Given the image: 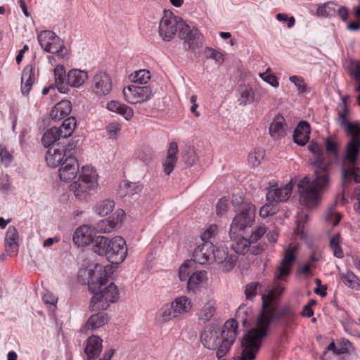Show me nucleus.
Instances as JSON below:
<instances>
[{
  "label": "nucleus",
  "instance_id": "obj_13",
  "mask_svg": "<svg viewBox=\"0 0 360 360\" xmlns=\"http://www.w3.org/2000/svg\"><path fill=\"white\" fill-rule=\"evenodd\" d=\"M212 260L221 264L222 270L228 272L231 271L236 266L238 256L231 249L224 245L219 248L214 247L213 250Z\"/></svg>",
  "mask_w": 360,
  "mask_h": 360
},
{
  "label": "nucleus",
  "instance_id": "obj_11",
  "mask_svg": "<svg viewBox=\"0 0 360 360\" xmlns=\"http://www.w3.org/2000/svg\"><path fill=\"white\" fill-rule=\"evenodd\" d=\"M181 18L171 11H164V16L159 23L158 33L164 41H170L176 35L181 23Z\"/></svg>",
  "mask_w": 360,
  "mask_h": 360
},
{
  "label": "nucleus",
  "instance_id": "obj_16",
  "mask_svg": "<svg viewBox=\"0 0 360 360\" xmlns=\"http://www.w3.org/2000/svg\"><path fill=\"white\" fill-rule=\"evenodd\" d=\"M112 89L110 75L104 72L97 73L93 79V90L99 96L108 94Z\"/></svg>",
  "mask_w": 360,
  "mask_h": 360
},
{
  "label": "nucleus",
  "instance_id": "obj_57",
  "mask_svg": "<svg viewBox=\"0 0 360 360\" xmlns=\"http://www.w3.org/2000/svg\"><path fill=\"white\" fill-rule=\"evenodd\" d=\"M341 214L339 212H335L333 208H330L325 217V220L331 224L333 226H337L341 220Z\"/></svg>",
  "mask_w": 360,
  "mask_h": 360
},
{
  "label": "nucleus",
  "instance_id": "obj_24",
  "mask_svg": "<svg viewBox=\"0 0 360 360\" xmlns=\"http://www.w3.org/2000/svg\"><path fill=\"white\" fill-rule=\"evenodd\" d=\"M207 279L205 271H198L192 273L187 282V290L189 294L196 295L201 288L203 281Z\"/></svg>",
  "mask_w": 360,
  "mask_h": 360
},
{
  "label": "nucleus",
  "instance_id": "obj_23",
  "mask_svg": "<svg viewBox=\"0 0 360 360\" xmlns=\"http://www.w3.org/2000/svg\"><path fill=\"white\" fill-rule=\"evenodd\" d=\"M71 110V102L68 100H63L54 105L51 110L50 117L54 121H59L68 116Z\"/></svg>",
  "mask_w": 360,
  "mask_h": 360
},
{
  "label": "nucleus",
  "instance_id": "obj_12",
  "mask_svg": "<svg viewBox=\"0 0 360 360\" xmlns=\"http://www.w3.org/2000/svg\"><path fill=\"white\" fill-rule=\"evenodd\" d=\"M156 89L151 86L129 85L122 90L125 101L130 104H136L149 101L155 94Z\"/></svg>",
  "mask_w": 360,
  "mask_h": 360
},
{
  "label": "nucleus",
  "instance_id": "obj_58",
  "mask_svg": "<svg viewBox=\"0 0 360 360\" xmlns=\"http://www.w3.org/2000/svg\"><path fill=\"white\" fill-rule=\"evenodd\" d=\"M218 233V226L216 224L210 225L202 234L201 240L202 243L210 242Z\"/></svg>",
  "mask_w": 360,
  "mask_h": 360
},
{
  "label": "nucleus",
  "instance_id": "obj_36",
  "mask_svg": "<svg viewBox=\"0 0 360 360\" xmlns=\"http://www.w3.org/2000/svg\"><path fill=\"white\" fill-rule=\"evenodd\" d=\"M77 125L76 118L73 116L69 117L66 118L60 125L59 128H58V131H60V136L62 139L70 137L73 133Z\"/></svg>",
  "mask_w": 360,
  "mask_h": 360
},
{
  "label": "nucleus",
  "instance_id": "obj_60",
  "mask_svg": "<svg viewBox=\"0 0 360 360\" xmlns=\"http://www.w3.org/2000/svg\"><path fill=\"white\" fill-rule=\"evenodd\" d=\"M333 4L331 2L326 3L323 5L319 6L316 10V14L318 16L321 17H328L330 15V13L334 11V8L333 7Z\"/></svg>",
  "mask_w": 360,
  "mask_h": 360
},
{
  "label": "nucleus",
  "instance_id": "obj_2",
  "mask_svg": "<svg viewBox=\"0 0 360 360\" xmlns=\"http://www.w3.org/2000/svg\"><path fill=\"white\" fill-rule=\"evenodd\" d=\"M308 150L314 155L309 159L313 177L305 176L300 180L297 190L300 203L307 208H313L320 203L323 194L330 187L333 162L324 155L321 146L313 140L309 143Z\"/></svg>",
  "mask_w": 360,
  "mask_h": 360
},
{
  "label": "nucleus",
  "instance_id": "obj_19",
  "mask_svg": "<svg viewBox=\"0 0 360 360\" xmlns=\"http://www.w3.org/2000/svg\"><path fill=\"white\" fill-rule=\"evenodd\" d=\"M63 146H60L58 143L49 147L45 156V160L49 167H56L63 164L67 156L70 155L63 152Z\"/></svg>",
  "mask_w": 360,
  "mask_h": 360
},
{
  "label": "nucleus",
  "instance_id": "obj_50",
  "mask_svg": "<svg viewBox=\"0 0 360 360\" xmlns=\"http://www.w3.org/2000/svg\"><path fill=\"white\" fill-rule=\"evenodd\" d=\"M174 312L171 303L165 304L159 311V315L162 317L164 322L169 321V320L176 318V315Z\"/></svg>",
  "mask_w": 360,
  "mask_h": 360
},
{
  "label": "nucleus",
  "instance_id": "obj_14",
  "mask_svg": "<svg viewBox=\"0 0 360 360\" xmlns=\"http://www.w3.org/2000/svg\"><path fill=\"white\" fill-rule=\"evenodd\" d=\"M60 166L58 175L60 180L64 182H69L73 180L78 174H79L78 160L71 155L67 156Z\"/></svg>",
  "mask_w": 360,
  "mask_h": 360
},
{
  "label": "nucleus",
  "instance_id": "obj_59",
  "mask_svg": "<svg viewBox=\"0 0 360 360\" xmlns=\"http://www.w3.org/2000/svg\"><path fill=\"white\" fill-rule=\"evenodd\" d=\"M271 69L268 68L266 71V72L260 73L259 77L266 83L270 84L271 86L274 87H277L279 85L278 81L277 79V77L274 75L270 73Z\"/></svg>",
  "mask_w": 360,
  "mask_h": 360
},
{
  "label": "nucleus",
  "instance_id": "obj_49",
  "mask_svg": "<svg viewBox=\"0 0 360 360\" xmlns=\"http://www.w3.org/2000/svg\"><path fill=\"white\" fill-rule=\"evenodd\" d=\"M58 39L59 41L54 40V42H56V44L51 43V46L48 47L45 51L58 56H63L66 53L65 47L64 46L63 41L60 39L59 37H58Z\"/></svg>",
  "mask_w": 360,
  "mask_h": 360
},
{
  "label": "nucleus",
  "instance_id": "obj_64",
  "mask_svg": "<svg viewBox=\"0 0 360 360\" xmlns=\"http://www.w3.org/2000/svg\"><path fill=\"white\" fill-rule=\"evenodd\" d=\"M106 130L109 137L114 139L120 131L121 127L118 123H110L107 126Z\"/></svg>",
  "mask_w": 360,
  "mask_h": 360
},
{
  "label": "nucleus",
  "instance_id": "obj_53",
  "mask_svg": "<svg viewBox=\"0 0 360 360\" xmlns=\"http://www.w3.org/2000/svg\"><path fill=\"white\" fill-rule=\"evenodd\" d=\"M278 211V205L272 204L271 202L263 205L259 212V216L262 218L268 217L269 216L274 215Z\"/></svg>",
  "mask_w": 360,
  "mask_h": 360
},
{
  "label": "nucleus",
  "instance_id": "obj_29",
  "mask_svg": "<svg viewBox=\"0 0 360 360\" xmlns=\"http://www.w3.org/2000/svg\"><path fill=\"white\" fill-rule=\"evenodd\" d=\"M106 108L108 110L122 115L127 121L130 120L134 116V110L131 107L117 101H110L108 102Z\"/></svg>",
  "mask_w": 360,
  "mask_h": 360
},
{
  "label": "nucleus",
  "instance_id": "obj_8",
  "mask_svg": "<svg viewBox=\"0 0 360 360\" xmlns=\"http://www.w3.org/2000/svg\"><path fill=\"white\" fill-rule=\"evenodd\" d=\"M253 319L252 311L250 308L240 305L236 313L235 319H230L224 323V328L229 330L228 336L225 339L223 347H226L227 345H233L238 335V323H242L244 328L249 327Z\"/></svg>",
  "mask_w": 360,
  "mask_h": 360
},
{
  "label": "nucleus",
  "instance_id": "obj_34",
  "mask_svg": "<svg viewBox=\"0 0 360 360\" xmlns=\"http://www.w3.org/2000/svg\"><path fill=\"white\" fill-rule=\"evenodd\" d=\"M348 73L356 82H359L358 86L356 87L355 91L360 92V60H350L347 65ZM358 104L360 105V94L356 97Z\"/></svg>",
  "mask_w": 360,
  "mask_h": 360
},
{
  "label": "nucleus",
  "instance_id": "obj_5",
  "mask_svg": "<svg viewBox=\"0 0 360 360\" xmlns=\"http://www.w3.org/2000/svg\"><path fill=\"white\" fill-rule=\"evenodd\" d=\"M93 250L100 256H104L112 264H119L126 258L127 248L123 238L116 236L112 239L103 236L95 238Z\"/></svg>",
  "mask_w": 360,
  "mask_h": 360
},
{
  "label": "nucleus",
  "instance_id": "obj_54",
  "mask_svg": "<svg viewBox=\"0 0 360 360\" xmlns=\"http://www.w3.org/2000/svg\"><path fill=\"white\" fill-rule=\"evenodd\" d=\"M203 53L205 57L207 59H213L219 64H221L224 62L223 55L212 48L206 47Z\"/></svg>",
  "mask_w": 360,
  "mask_h": 360
},
{
  "label": "nucleus",
  "instance_id": "obj_63",
  "mask_svg": "<svg viewBox=\"0 0 360 360\" xmlns=\"http://www.w3.org/2000/svg\"><path fill=\"white\" fill-rule=\"evenodd\" d=\"M244 204H251L244 201V198L241 193H236L232 196V205L234 207H238V211L243 210Z\"/></svg>",
  "mask_w": 360,
  "mask_h": 360
},
{
  "label": "nucleus",
  "instance_id": "obj_61",
  "mask_svg": "<svg viewBox=\"0 0 360 360\" xmlns=\"http://www.w3.org/2000/svg\"><path fill=\"white\" fill-rule=\"evenodd\" d=\"M229 207V199L226 197L221 198L217 205L216 212L218 216H221L226 212Z\"/></svg>",
  "mask_w": 360,
  "mask_h": 360
},
{
  "label": "nucleus",
  "instance_id": "obj_32",
  "mask_svg": "<svg viewBox=\"0 0 360 360\" xmlns=\"http://www.w3.org/2000/svg\"><path fill=\"white\" fill-rule=\"evenodd\" d=\"M109 321V316L108 314L104 312H98L91 315L87 320L85 328L87 330H95L97 329L105 323H107Z\"/></svg>",
  "mask_w": 360,
  "mask_h": 360
},
{
  "label": "nucleus",
  "instance_id": "obj_1",
  "mask_svg": "<svg viewBox=\"0 0 360 360\" xmlns=\"http://www.w3.org/2000/svg\"><path fill=\"white\" fill-rule=\"evenodd\" d=\"M283 291L284 288L278 285L267 295H262V309L257 318L256 327L250 329L242 338L241 360L256 359L271 323H280L288 327L293 322L295 314L289 306L279 308L273 303L275 295H280Z\"/></svg>",
  "mask_w": 360,
  "mask_h": 360
},
{
  "label": "nucleus",
  "instance_id": "obj_43",
  "mask_svg": "<svg viewBox=\"0 0 360 360\" xmlns=\"http://www.w3.org/2000/svg\"><path fill=\"white\" fill-rule=\"evenodd\" d=\"M130 81L133 83H138L140 84H146L150 79V73L146 69L135 71L129 77Z\"/></svg>",
  "mask_w": 360,
  "mask_h": 360
},
{
  "label": "nucleus",
  "instance_id": "obj_38",
  "mask_svg": "<svg viewBox=\"0 0 360 360\" xmlns=\"http://www.w3.org/2000/svg\"><path fill=\"white\" fill-rule=\"evenodd\" d=\"M37 39L41 47L44 51L51 46V43H55L54 40L59 41L58 36L53 31L50 30L41 31L39 34Z\"/></svg>",
  "mask_w": 360,
  "mask_h": 360
},
{
  "label": "nucleus",
  "instance_id": "obj_42",
  "mask_svg": "<svg viewBox=\"0 0 360 360\" xmlns=\"http://www.w3.org/2000/svg\"><path fill=\"white\" fill-rule=\"evenodd\" d=\"M326 153L331 155L334 160L338 162L340 160L339 154V145L337 141L331 138H327L325 141Z\"/></svg>",
  "mask_w": 360,
  "mask_h": 360
},
{
  "label": "nucleus",
  "instance_id": "obj_22",
  "mask_svg": "<svg viewBox=\"0 0 360 360\" xmlns=\"http://www.w3.org/2000/svg\"><path fill=\"white\" fill-rule=\"evenodd\" d=\"M310 132V124L307 121L300 122L293 132V141L298 146H305L309 140Z\"/></svg>",
  "mask_w": 360,
  "mask_h": 360
},
{
  "label": "nucleus",
  "instance_id": "obj_62",
  "mask_svg": "<svg viewBox=\"0 0 360 360\" xmlns=\"http://www.w3.org/2000/svg\"><path fill=\"white\" fill-rule=\"evenodd\" d=\"M258 285L259 283L257 282L250 283L246 285L245 294L248 300H251L254 297H255Z\"/></svg>",
  "mask_w": 360,
  "mask_h": 360
},
{
  "label": "nucleus",
  "instance_id": "obj_6",
  "mask_svg": "<svg viewBox=\"0 0 360 360\" xmlns=\"http://www.w3.org/2000/svg\"><path fill=\"white\" fill-rule=\"evenodd\" d=\"M97 179L96 171L92 167L83 166L77 179L70 185V192L74 194L77 200L87 202L98 186Z\"/></svg>",
  "mask_w": 360,
  "mask_h": 360
},
{
  "label": "nucleus",
  "instance_id": "obj_37",
  "mask_svg": "<svg viewBox=\"0 0 360 360\" xmlns=\"http://www.w3.org/2000/svg\"><path fill=\"white\" fill-rule=\"evenodd\" d=\"M238 91L240 97L238 101L240 105L245 106L255 101L254 91L250 86L241 85L239 86Z\"/></svg>",
  "mask_w": 360,
  "mask_h": 360
},
{
  "label": "nucleus",
  "instance_id": "obj_26",
  "mask_svg": "<svg viewBox=\"0 0 360 360\" xmlns=\"http://www.w3.org/2000/svg\"><path fill=\"white\" fill-rule=\"evenodd\" d=\"M178 152V146L176 142H172L169 143V148L167 150V155L165 160L162 162V167L164 172L169 175L173 171L176 161V153Z\"/></svg>",
  "mask_w": 360,
  "mask_h": 360
},
{
  "label": "nucleus",
  "instance_id": "obj_41",
  "mask_svg": "<svg viewBox=\"0 0 360 360\" xmlns=\"http://www.w3.org/2000/svg\"><path fill=\"white\" fill-rule=\"evenodd\" d=\"M216 313V306L212 302H207L200 310L198 319L203 323L209 321Z\"/></svg>",
  "mask_w": 360,
  "mask_h": 360
},
{
  "label": "nucleus",
  "instance_id": "obj_56",
  "mask_svg": "<svg viewBox=\"0 0 360 360\" xmlns=\"http://www.w3.org/2000/svg\"><path fill=\"white\" fill-rule=\"evenodd\" d=\"M266 233V229L264 226H260L255 229L250 238L248 239L251 245L255 244Z\"/></svg>",
  "mask_w": 360,
  "mask_h": 360
},
{
  "label": "nucleus",
  "instance_id": "obj_30",
  "mask_svg": "<svg viewBox=\"0 0 360 360\" xmlns=\"http://www.w3.org/2000/svg\"><path fill=\"white\" fill-rule=\"evenodd\" d=\"M87 72L78 69H72L67 74V84L72 87L82 86L87 79Z\"/></svg>",
  "mask_w": 360,
  "mask_h": 360
},
{
  "label": "nucleus",
  "instance_id": "obj_46",
  "mask_svg": "<svg viewBox=\"0 0 360 360\" xmlns=\"http://www.w3.org/2000/svg\"><path fill=\"white\" fill-rule=\"evenodd\" d=\"M265 155V150L262 148H255L248 155V162L252 167H257L261 164Z\"/></svg>",
  "mask_w": 360,
  "mask_h": 360
},
{
  "label": "nucleus",
  "instance_id": "obj_51",
  "mask_svg": "<svg viewBox=\"0 0 360 360\" xmlns=\"http://www.w3.org/2000/svg\"><path fill=\"white\" fill-rule=\"evenodd\" d=\"M61 138L60 141L58 143L60 146H63V152H65L68 155H72V150H75L78 145L79 139H76L75 138L72 139L71 140H68V138Z\"/></svg>",
  "mask_w": 360,
  "mask_h": 360
},
{
  "label": "nucleus",
  "instance_id": "obj_52",
  "mask_svg": "<svg viewBox=\"0 0 360 360\" xmlns=\"http://www.w3.org/2000/svg\"><path fill=\"white\" fill-rule=\"evenodd\" d=\"M289 80L296 86L297 89L301 94H307L310 91L309 87L306 84L304 79L300 76H291Z\"/></svg>",
  "mask_w": 360,
  "mask_h": 360
},
{
  "label": "nucleus",
  "instance_id": "obj_7",
  "mask_svg": "<svg viewBox=\"0 0 360 360\" xmlns=\"http://www.w3.org/2000/svg\"><path fill=\"white\" fill-rule=\"evenodd\" d=\"M229 330L225 329L224 325L222 328L217 324H208L205 327L200 333V340L202 345L208 349H217L216 356L218 359H221L229 352L233 345L224 347L225 339L228 336Z\"/></svg>",
  "mask_w": 360,
  "mask_h": 360
},
{
  "label": "nucleus",
  "instance_id": "obj_35",
  "mask_svg": "<svg viewBox=\"0 0 360 360\" xmlns=\"http://www.w3.org/2000/svg\"><path fill=\"white\" fill-rule=\"evenodd\" d=\"M60 131L57 127H52L48 129L41 138V143L44 147L49 148L53 145L58 143L61 139Z\"/></svg>",
  "mask_w": 360,
  "mask_h": 360
},
{
  "label": "nucleus",
  "instance_id": "obj_55",
  "mask_svg": "<svg viewBox=\"0 0 360 360\" xmlns=\"http://www.w3.org/2000/svg\"><path fill=\"white\" fill-rule=\"evenodd\" d=\"M115 225V224L113 221L105 219L101 220L96 224L95 229L100 233H110L113 230Z\"/></svg>",
  "mask_w": 360,
  "mask_h": 360
},
{
  "label": "nucleus",
  "instance_id": "obj_40",
  "mask_svg": "<svg viewBox=\"0 0 360 360\" xmlns=\"http://www.w3.org/2000/svg\"><path fill=\"white\" fill-rule=\"evenodd\" d=\"M54 76L56 83L58 84V90L60 93H65L67 90L66 87L63 86L65 81L67 82V75L63 65H57L54 68Z\"/></svg>",
  "mask_w": 360,
  "mask_h": 360
},
{
  "label": "nucleus",
  "instance_id": "obj_33",
  "mask_svg": "<svg viewBox=\"0 0 360 360\" xmlns=\"http://www.w3.org/2000/svg\"><path fill=\"white\" fill-rule=\"evenodd\" d=\"M143 185L139 182H129L124 181L120 186L119 194L120 196H132L141 191Z\"/></svg>",
  "mask_w": 360,
  "mask_h": 360
},
{
  "label": "nucleus",
  "instance_id": "obj_9",
  "mask_svg": "<svg viewBox=\"0 0 360 360\" xmlns=\"http://www.w3.org/2000/svg\"><path fill=\"white\" fill-rule=\"evenodd\" d=\"M178 36L184 41L185 50H191L195 53L203 45V36L199 30L195 27H191L183 20L179 26Z\"/></svg>",
  "mask_w": 360,
  "mask_h": 360
},
{
  "label": "nucleus",
  "instance_id": "obj_45",
  "mask_svg": "<svg viewBox=\"0 0 360 360\" xmlns=\"http://www.w3.org/2000/svg\"><path fill=\"white\" fill-rule=\"evenodd\" d=\"M342 281L349 288L360 290V280L352 271H348L346 274L342 275Z\"/></svg>",
  "mask_w": 360,
  "mask_h": 360
},
{
  "label": "nucleus",
  "instance_id": "obj_47",
  "mask_svg": "<svg viewBox=\"0 0 360 360\" xmlns=\"http://www.w3.org/2000/svg\"><path fill=\"white\" fill-rule=\"evenodd\" d=\"M340 235L336 233L333 236L330 240V248L333 250V255L338 258H342L344 257L343 251L340 245Z\"/></svg>",
  "mask_w": 360,
  "mask_h": 360
},
{
  "label": "nucleus",
  "instance_id": "obj_3",
  "mask_svg": "<svg viewBox=\"0 0 360 360\" xmlns=\"http://www.w3.org/2000/svg\"><path fill=\"white\" fill-rule=\"evenodd\" d=\"M349 98V96H343L341 103L338 104L340 124L345 129L347 135L351 137L341 159V181L344 187L352 179L356 183H360V168L357 166L360 155V124L347 121L349 108L347 102Z\"/></svg>",
  "mask_w": 360,
  "mask_h": 360
},
{
  "label": "nucleus",
  "instance_id": "obj_27",
  "mask_svg": "<svg viewBox=\"0 0 360 360\" xmlns=\"http://www.w3.org/2000/svg\"><path fill=\"white\" fill-rule=\"evenodd\" d=\"M229 236L232 240V243L231 244V250L234 254L236 255H244L249 252L250 248V243L248 239L245 238L242 236L238 235V233H236V236Z\"/></svg>",
  "mask_w": 360,
  "mask_h": 360
},
{
  "label": "nucleus",
  "instance_id": "obj_17",
  "mask_svg": "<svg viewBox=\"0 0 360 360\" xmlns=\"http://www.w3.org/2000/svg\"><path fill=\"white\" fill-rule=\"evenodd\" d=\"M97 236L94 235L92 229L86 225L78 227L73 235V242L78 247H84L93 243Z\"/></svg>",
  "mask_w": 360,
  "mask_h": 360
},
{
  "label": "nucleus",
  "instance_id": "obj_21",
  "mask_svg": "<svg viewBox=\"0 0 360 360\" xmlns=\"http://www.w3.org/2000/svg\"><path fill=\"white\" fill-rule=\"evenodd\" d=\"M292 190L291 183L287 184L285 186L276 188H269L266 194L268 202H285L290 198Z\"/></svg>",
  "mask_w": 360,
  "mask_h": 360
},
{
  "label": "nucleus",
  "instance_id": "obj_18",
  "mask_svg": "<svg viewBox=\"0 0 360 360\" xmlns=\"http://www.w3.org/2000/svg\"><path fill=\"white\" fill-rule=\"evenodd\" d=\"M213 250H214V245L212 242L202 243L199 245L193 253V264L197 262L200 264H205L212 261Z\"/></svg>",
  "mask_w": 360,
  "mask_h": 360
},
{
  "label": "nucleus",
  "instance_id": "obj_48",
  "mask_svg": "<svg viewBox=\"0 0 360 360\" xmlns=\"http://www.w3.org/2000/svg\"><path fill=\"white\" fill-rule=\"evenodd\" d=\"M193 261L192 259L186 260L179 268V277L181 281L187 280L188 277L192 274Z\"/></svg>",
  "mask_w": 360,
  "mask_h": 360
},
{
  "label": "nucleus",
  "instance_id": "obj_39",
  "mask_svg": "<svg viewBox=\"0 0 360 360\" xmlns=\"http://www.w3.org/2000/svg\"><path fill=\"white\" fill-rule=\"evenodd\" d=\"M171 304L176 316L182 313L188 311L191 308V301L185 296L176 298L174 302H171Z\"/></svg>",
  "mask_w": 360,
  "mask_h": 360
},
{
  "label": "nucleus",
  "instance_id": "obj_28",
  "mask_svg": "<svg viewBox=\"0 0 360 360\" xmlns=\"http://www.w3.org/2000/svg\"><path fill=\"white\" fill-rule=\"evenodd\" d=\"M19 235L17 229L10 226L5 236V250L8 255H11L18 246Z\"/></svg>",
  "mask_w": 360,
  "mask_h": 360
},
{
  "label": "nucleus",
  "instance_id": "obj_44",
  "mask_svg": "<svg viewBox=\"0 0 360 360\" xmlns=\"http://www.w3.org/2000/svg\"><path fill=\"white\" fill-rule=\"evenodd\" d=\"M115 207V202L110 200H105L98 202L95 207V212L100 216H107Z\"/></svg>",
  "mask_w": 360,
  "mask_h": 360
},
{
  "label": "nucleus",
  "instance_id": "obj_4",
  "mask_svg": "<svg viewBox=\"0 0 360 360\" xmlns=\"http://www.w3.org/2000/svg\"><path fill=\"white\" fill-rule=\"evenodd\" d=\"M88 288L94 294L91 299L89 309L91 311L105 310L110 304L119 300V292L116 285L110 283L106 285L107 273L101 269L89 271Z\"/></svg>",
  "mask_w": 360,
  "mask_h": 360
},
{
  "label": "nucleus",
  "instance_id": "obj_31",
  "mask_svg": "<svg viewBox=\"0 0 360 360\" xmlns=\"http://www.w3.org/2000/svg\"><path fill=\"white\" fill-rule=\"evenodd\" d=\"M102 340L97 336L89 338L87 345L85 348V353L89 359H95L101 352Z\"/></svg>",
  "mask_w": 360,
  "mask_h": 360
},
{
  "label": "nucleus",
  "instance_id": "obj_15",
  "mask_svg": "<svg viewBox=\"0 0 360 360\" xmlns=\"http://www.w3.org/2000/svg\"><path fill=\"white\" fill-rule=\"evenodd\" d=\"M295 251V247H289L285 250L283 258L275 273L274 278L276 280H285V278L290 274V266L296 259Z\"/></svg>",
  "mask_w": 360,
  "mask_h": 360
},
{
  "label": "nucleus",
  "instance_id": "obj_10",
  "mask_svg": "<svg viewBox=\"0 0 360 360\" xmlns=\"http://www.w3.org/2000/svg\"><path fill=\"white\" fill-rule=\"evenodd\" d=\"M255 207L252 204H244L243 210L235 216L230 226L229 236H236L239 231H244L252 226L255 217Z\"/></svg>",
  "mask_w": 360,
  "mask_h": 360
},
{
  "label": "nucleus",
  "instance_id": "obj_25",
  "mask_svg": "<svg viewBox=\"0 0 360 360\" xmlns=\"http://www.w3.org/2000/svg\"><path fill=\"white\" fill-rule=\"evenodd\" d=\"M34 79V66L27 65L24 68L21 77V92L24 96H28Z\"/></svg>",
  "mask_w": 360,
  "mask_h": 360
},
{
  "label": "nucleus",
  "instance_id": "obj_20",
  "mask_svg": "<svg viewBox=\"0 0 360 360\" xmlns=\"http://www.w3.org/2000/svg\"><path fill=\"white\" fill-rule=\"evenodd\" d=\"M286 129L287 125L284 117L278 113L270 124L269 133L274 141H278L285 136Z\"/></svg>",
  "mask_w": 360,
  "mask_h": 360
}]
</instances>
